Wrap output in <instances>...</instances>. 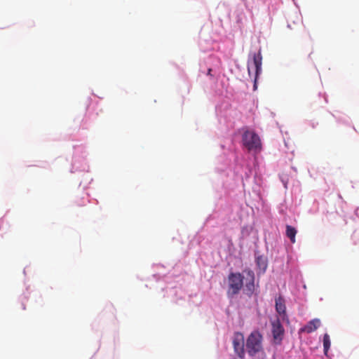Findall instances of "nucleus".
Returning <instances> with one entry per match:
<instances>
[{"label":"nucleus","instance_id":"obj_1","mask_svg":"<svg viewBox=\"0 0 359 359\" xmlns=\"http://www.w3.org/2000/svg\"><path fill=\"white\" fill-rule=\"evenodd\" d=\"M255 273L250 269H245L243 274L237 272H231L228 276L229 297H233L239 293L243 287V292L248 297H252L255 291Z\"/></svg>","mask_w":359,"mask_h":359},{"label":"nucleus","instance_id":"obj_2","mask_svg":"<svg viewBox=\"0 0 359 359\" xmlns=\"http://www.w3.org/2000/svg\"><path fill=\"white\" fill-rule=\"evenodd\" d=\"M263 335L258 330H253L248 335L245 346L247 353L250 357H254L257 354L263 352Z\"/></svg>","mask_w":359,"mask_h":359},{"label":"nucleus","instance_id":"obj_3","mask_svg":"<svg viewBox=\"0 0 359 359\" xmlns=\"http://www.w3.org/2000/svg\"><path fill=\"white\" fill-rule=\"evenodd\" d=\"M243 145L248 151L259 152L262 149L261 140L257 134L252 130H246L242 137Z\"/></svg>","mask_w":359,"mask_h":359},{"label":"nucleus","instance_id":"obj_4","mask_svg":"<svg viewBox=\"0 0 359 359\" xmlns=\"http://www.w3.org/2000/svg\"><path fill=\"white\" fill-rule=\"evenodd\" d=\"M232 344L235 353L239 358L244 359L245 353L244 348L245 339L243 334L239 332H235L233 334Z\"/></svg>","mask_w":359,"mask_h":359},{"label":"nucleus","instance_id":"obj_5","mask_svg":"<svg viewBox=\"0 0 359 359\" xmlns=\"http://www.w3.org/2000/svg\"><path fill=\"white\" fill-rule=\"evenodd\" d=\"M271 333L273 336L272 343L275 345H280L285 335V330L279 319L271 322Z\"/></svg>","mask_w":359,"mask_h":359},{"label":"nucleus","instance_id":"obj_6","mask_svg":"<svg viewBox=\"0 0 359 359\" xmlns=\"http://www.w3.org/2000/svg\"><path fill=\"white\" fill-rule=\"evenodd\" d=\"M320 326V320L318 318H314L308 323L304 325V327H301L299 330L298 333L300 334L302 332L306 333H311L314 331H316L319 327Z\"/></svg>","mask_w":359,"mask_h":359},{"label":"nucleus","instance_id":"obj_7","mask_svg":"<svg viewBox=\"0 0 359 359\" xmlns=\"http://www.w3.org/2000/svg\"><path fill=\"white\" fill-rule=\"evenodd\" d=\"M253 63L255 67V74H256V76H257L262 71V56L260 50L257 53L254 54ZM257 77H255V79ZM254 86L255 87L256 86V81H255Z\"/></svg>","mask_w":359,"mask_h":359},{"label":"nucleus","instance_id":"obj_8","mask_svg":"<svg viewBox=\"0 0 359 359\" xmlns=\"http://www.w3.org/2000/svg\"><path fill=\"white\" fill-rule=\"evenodd\" d=\"M276 310L279 315L283 317L286 315V307L284 299L279 297L276 299Z\"/></svg>","mask_w":359,"mask_h":359},{"label":"nucleus","instance_id":"obj_9","mask_svg":"<svg viewBox=\"0 0 359 359\" xmlns=\"http://www.w3.org/2000/svg\"><path fill=\"white\" fill-rule=\"evenodd\" d=\"M255 261L256 264L260 271V273H264L266 271L268 266L266 258L262 255H259L256 257Z\"/></svg>","mask_w":359,"mask_h":359},{"label":"nucleus","instance_id":"obj_10","mask_svg":"<svg viewBox=\"0 0 359 359\" xmlns=\"http://www.w3.org/2000/svg\"><path fill=\"white\" fill-rule=\"evenodd\" d=\"M297 232V231L294 227H293L290 225L286 226V236L290 240L292 243H294L296 241L295 236H296Z\"/></svg>","mask_w":359,"mask_h":359},{"label":"nucleus","instance_id":"obj_11","mask_svg":"<svg viewBox=\"0 0 359 359\" xmlns=\"http://www.w3.org/2000/svg\"><path fill=\"white\" fill-rule=\"evenodd\" d=\"M331 346L330 338L328 334H325L323 336V349L324 353L327 356L328 351Z\"/></svg>","mask_w":359,"mask_h":359},{"label":"nucleus","instance_id":"obj_12","mask_svg":"<svg viewBox=\"0 0 359 359\" xmlns=\"http://www.w3.org/2000/svg\"><path fill=\"white\" fill-rule=\"evenodd\" d=\"M210 72H211V69H208V74H210Z\"/></svg>","mask_w":359,"mask_h":359},{"label":"nucleus","instance_id":"obj_13","mask_svg":"<svg viewBox=\"0 0 359 359\" xmlns=\"http://www.w3.org/2000/svg\"><path fill=\"white\" fill-rule=\"evenodd\" d=\"M1 226H2V222H0V229H1Z\"/></svg>","mask_w":359,"mask_h":359}]
</instances>
